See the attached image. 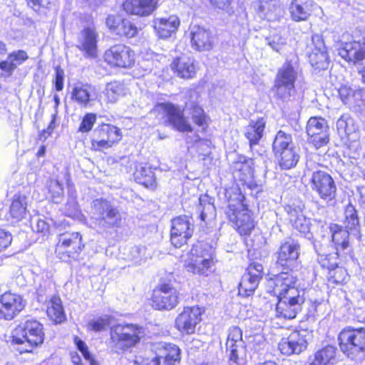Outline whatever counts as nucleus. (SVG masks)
I'll return each mask as SVG.
<instances>
[{"label": "nucleus", "mask_w": 365, "mask_h": 365, "mask_svg": "<svg viewBox=\"0 0 365 365\" xmlns=\"http://www.w3.org/2000/svg\"><path fill=\"white\" fill-rule=\"evenodd\" d=\"M74 342L78 349L81 352L85 359L89 362L91 365H99L98 362L93 359L90 352L88 350V347L84 341L76 336L74 338Z\"/></svg>", "instance_id": "nucleus-51"}, {"label": "nucleus", "mask_w": 365, "mask_h": 365, "mask_svg": "<svg viewBox=\"0 0 365 365\" xmlns=\"http://www.w3.org/2000/svg\"><path fill=\"white\" fill-rule=\"evenodd\" d=\"M144 336L143 327L133 324H118L110 329L113 346L124 351L135 346Z\"/></svg>", "instance_id": "nucleus-6"}, {"label": "nucleus", "mask_w": 365, "mask_h": 365, "mask_svg": "<svg viewBox=\"0 0 365 365\" xmlns=\"http://www.w3.org/2000/svg\"><path fill=\"white\" fill-rule=\"evenodd\" d=\"M105 61L111 66L128 68L135 64L134 51L125 44H115L104 53Z\"/></svg>", "instance_id": "nucleus-11"}, {"label": "nucleus", "mask_w": 365, "mask_h": 365, "mask_svg": "<svg viewBox=\"0 0 365 365\" xmlns=\"http://www.w3.org/2000/svg\"><path fill=\"white\" fill-rule=\"evenodd\" d=\"M266 120L264 118H258L256 120H252L247 128L246 138L250 142L251 151L255 155V147L258 145L263 136Z\"/></svg>", "instance_id": "nucleus-30"}, {"label": "nucleus", "mask_w": 365, "mask_h": 365, "mask_svg": "<svg viewBox=\"0 0 365 365\" xmlns=\"http://www.w3.org/2000/svg\"><path fill=\"white\" fill-rule=\"evenodd\" d=\"M307 133L308 143L312 144L317 150L319 145V118L317 116H312L307 125Z\"/></svg>", "instance_id": "nucleus-43"}, {"label": "nucleus", "mask_w": 365, "mask_h": 365, "mask_svg": "<svg viewBox=\"0 0 365 365\" xmlns=\"http://www.w3.org/2000/svg\"><path fill=\"white\" fill-rule=\"evenodd\" d=\"M9 56L14 63L16 68L22 64L25 61H26L29 58L26 52L23 50L14 51L10 53Z\"/></svg>", "instance_id": "nucleus-53"}, {"label": "nucleus", "mask_w": 365, "mask_h": 365, "mask_svg": "<svg viewBox=\"0 0 365 365\" xmlns=\"http://www.w3.org/2000/svg\"><path fill=\"white\" fill-rule=\"evenodd\" d=\"M275 156L279 160L280 167L285 170L294 167L299 160V155L294 148L280 152Z\"/></svg>", "instance_id": "nucleus-41"}, {"label": "nucleus", "mask_w": 365, "mask_h": 365, "mask_svg": "<svg viewBox=\"0 0 365 365\" xmlns=\"http://www.w3.org/2000/svg\"><path fill=\"white\" fill-rule=\"evenodd\" d=\"M110 324V317L103 316L96 319L91 320L88 324V329L94 331L104 330Z\"/></svg>", "instance_id": "nucleus-50"}, {"label": "nucleus", "mask_w": 365, "mask_h": 365, "mask_svg": "<svg viewBox=\"0 0 365 365\" xmlns=\"http://www.w3.org/2000/svg\"><path fill=\"white\" fill-rule=\"evenodd\" d=\"M123 85L118 81L108 83L104 91L108 101L112 103L117 101L118 97L123 94Z\"/></svg>", "instance_id": "nucleus-45"}, {"label": "nucleus", "mask_w": 365, "mask_h": 365, "mask_svg": "<svg viewBox=\"0 0 365 365\" xmlns=\"http://www.w3.org/2000/svg\"><path fill=\"white\" fill-rule=\"evenodd\" d=\"M158 114H180L182 112L181 107L170 102L158 103L152 110Z\"/></svg>", "instance_id": "nucleus-46"}, {"label": "nucleus", "mask_w": 365, "mask_h": 365, "mask_svg": "<svg viewBox=\"0 0 365 365\" xmlns=\"http://www.w3.org/2000/svg\"><path fill=\"white\" fill-rule=\"evenodd\" d=\"M135 181L146 187L154 186L155 178L152 169L146 165H140L134 173Z\"/></svg>", "instance_id": "nucleus-39"}, {"label": "nucleus", "mask_w": 365, "mask_h": 365, "mask_svg": "<svg viewBox=\"0 0 365 365\" xmlns=\"http://www.w3.org/2000/svg\"><path fill=\"white\" fill-rule=\"evenodd\" d=\"M55 117L56 115H52L49 122V125H48L46 129H43L38 135V140L44 142L52 133L53 131L56 123H55Z\"/></svg>", "instance_id": "nucleus-57"}, {"label": "nucleus", "mask_w": 365, "mask_h": 365, "mask_svg": "<svg viewBox=\"0 0 365 365\" xmlns=\"http://www.w3.org/2000/svg\"><path fill=\"white\" fill-rule=\"evenodd\" d=\"M201 314L202 310L198 307H184L175 319V327L183 334H192L202 319Z\"/></svg>", "instance_id": "nucleus-18"}, {"label": "nucleus", "mask_w": 365, "mask_h": 365, "mask_svg": "<svg viewBox=\"0 0 365 365\" xmlns=\"http://www.w3.org/2000/svg\"><path fill=\"white\" fill-rule=\"evenodd\" d=\"M27 197L25 195H14L9 209V216L20 221L26 215Z\"/></svg>", "instance_id": "nucleus-36"}, {"label": "nucleus", "mask_w": 365, "mask_h": 365, "mask_svg": "<svg viewBox=\"0 0 365 365\" xmlns=\"http://www.w3.org/2000/svg\"><path fill=\"white\" fill-rule=\"evenodd\" d=\"M213 250L207 244L199 243L192 247L186 267L193 274L207 276L214 266Z\"/></svg>", "instance_id": "nucleus-7"}, {"label": "nucleus", "mask_w": 365, "mask_h": 365, "mask_svg": "<svg viewBox=\"0 0 365 365\" xmlns=\"http://www.w3.org/2000/svg\"><path fill=\"white\" fill-rule=\"evenodd\" d=\"M225 346L230 365L245 364L247 349L240 328L232 327L229 329Z\"/></svg>", "instance_id": "nucleus-9"}, {"label": "nucleus", "mask_w": 365, "mask_h": 365, "mask_svg": "<svg viewBox=\"0 0 365 365\" xmlns=\"http://www.w3.org/2000/svg\"><path fill=\"white\" fill-rule=\"evenodd\" d=\"M339 54L348 62L360 63L365 59V41L343 43L339 48Z\"/></svg>", "instance_id": "nucleus-24"}, {"label": "nucleus", "mask_w": 365, "mask_h": 365, "mask_svg": "<svg viewBox=\"0 0 365 365\" xmlns=\"http://www.w3.org/2000/svg\"><path fill=\"white\" fill-rule=\"evenodd\" d=\"M98 37V34L93 26L85 28L78 37V49L83 51L87 57H96Z\"/></svg>", "instance_id": "nucleus-23"}, {"label": "nucleus", "mask_w": 365, "mask_h": 365, "mask_svg": "<svg viewBox=\"0 0 365 365\" xmlns=\"http://www.w3.org/2000/svg\"><path fill=\"white\" fill-rule=\"evenodd\" d=\"M83 247L81 235L79 232H66L58 235L56 252L60 253L66 250L68 254L76 253L81 251Z\"/></svg>", "instance_id": "nucleus-25"}, {"label": "nucleus", "mask_w": 365, "mask_h": 365, "mask_svg": "<svg viewBox=\"0 0 365 365\" xmlns=\"http://www.w3.org/2000/svg\"><path fill=\"white\" fill-rule=\"evenodd\" d=\"M48 191L50 197L53 202L59 203L61 202L63 197V188L62 184L56 180H51L48 184Z\"/></svg>", "instance_id": "nucleus-48"}, {"label": "nucleus", "mask_w": 365, "mask_h": 365, "mask_svg": "<svg viewBox=\"0 0 365 365\" xmlns=\"http://www.w3.org/2000/svg\"><path fill=\"white\" fill-rule=\"evenodd\" d=\"M43 325L37 320L29 319L16 330L13 341L21 346L20 352H31L43 342Z\"/></svg>", "instance_id": "nucleus-4"}, {"label": "nucleus", "mask_w": 365, "mask_h": 365, "mask_svg": "<svg viewBox=\"0 0 365 365\" xmlns=\"http://www.w3.org/2000/svg\"><path fill=\"white\" fill-rule=\"evenodd\" d=\"M63 71L60 67H56L54 83L56 90L58 91H62L63 88Z\"/></svg>", "instance_id": "nucleus-58"}, {"label": "nucleus", "mask_w": 365, "mask_h": 365, "mask_svg": "<svg viewBox=\"0 0 365 365\" xmlns=\"http://www.w3.org/2000/svg\"><path fill=\"white\" fill-rule=\"evenodd\" d=\"M297 72L290 61H286L277 71L273 90L277 96L286 99L291 96L294 88Z\"/></svg>", "instance_id": "nucleus-10"}, {"label": "nucleus", "mask_w": 365, "mask_h": 365, "mask_svg": "<svg viewBox=\"0 0 365 365\" xmlns=\"http://www.w3.org/2000/svg\"><path fill=\"white\" fill-rule=\"evenodd\" d=\"M133 365H163V364L156 355V356L153 359L138 358L134 361Z\"/></svg>", "instance_id": "nucleus-61"}, {"label": "nucleus", "mask_w": 365, "mask_h": 365, "mask_svg": "<svg viewBox=\"0 0 365 365\" xmlns=\"http://www.w3.org/2000/svg\"><path fill=\"white\" fill-rule=\"evenodd\" d=\"M262 148L256 150L257 156L250 158L242 155L238 156L237 160L232 165L234 175L245 182L253 178L255 167L265 162L266 156H264Z\"/></svg>", "instance_id": "nucleus-13"}, {"label": "nucleus", "mask_w": 365, "mask_h": 365, "mask_svg": "<svg viewBox=\"0 0 365 365\" xmlns=\"http://www.w3.org/2000/svg\"><path fill=\"white\" fill-rule=\"evenodd\" d=\"M294 148L292 135L284 131L279 130L275 135L272 143V149L274 155L284 150Z\"/></svg>", "instance_id": "nucleus-40"}, {"label": "nucleus", "mask_w": 365, "mask_h": 365, "mask_svg": "<svg viewBox=\"0 0 365 365\" xmlns=\"http://www.w3.org/2000/svg\"><path fill=\"white\" fill-rule=\"evenodd\" d=\"M115 29V34L127 38L134 37L138 34L137 26L128 19H122Z\"/></svg>", "instance_id": "nucleus-44"}, {"label": "nucleus", "mask_w": 365, "mask_h": 365, "mask_svg": "<svg viewBox=\"0 0 365 365\" xmlns=\"http://www.w3.org/2000/svg\"><path fill=\"white\" fill-rule=\"evenodd\" d=\"M158 2V0H126L123 9L128 14L146 16L156 9Z\"/></svg>", "instance_id": "nucleus-27"}, {"label": "nucleus", "mask_w": 365, "mask_h": 365, "mask_svg": "<svg viewBox=\"0 0 365 365\" xmlns=\"http://www.w3.org/2000/svg\"><path fill=\"white\" fill-rule=\"evenodd\" d=\"M262 276V265L257 262L251 263L239 284V294L245 297L251 296L258 287Z\"/></svg>", "instance_id": "nucleus-17"}, {"label": "nucleus", "mask_w": 365, "mask_h": 365, "mask_svg": "<svg viewBox=\"0 0 365 365\" xmlns=\"http://www.w3.org/2000/svg\"><path fill=\"white\" fill-rule=\"evenodd\" d=\"M194 232V224L192 218L187 216H180L172 221L170 242L175 247H181L187 243Z\"/></svg>", "instance_id": "nucleus-12"}, {"label": "nucleus", "mask_w": 365, "mask_h": 365, "mask_svg": "<svg viewBox=\"0 0 365 365\" xmlns=\"http://www.w3.org/2000/svg\"><path fill=\"white\" fill-rule=\"evenodd\" d=\"M156 350V355L163 365H174L180 359V350L175 344L160 342L157 344Z\"/></svg>", "instance_id": "nucleus-29"}, {"label": "nucleus", "mask_w": 365, "mask_h": 365, "mask_svg": "<svg viewBox=\"0 0 365 365\" xmlns=\"http://www.w3.org/2000/svg\"><path fill=\"white\" fill-rule=\"evenodd\" d=\"M228 207L226 215L230 221L235 225L240 235H249L255 227L249 210L242 204L245 197L238 187H232L226 190Z\"/></svg>", "instance_id": "nucleus-2"}, {"label": "nucleus", "mask_w": 365, "mask_h": 365, "mask_svg": "<svg viewBox=\"0 0 365 365\" xmlns=\"http://www.w3.org/2000/svg\"><path fill=\"white\" fill-rule=\"evenodd\" d=\"M21 296L5 292L0 297V319L11 320L24 308Z\"/></svg>", "instance_id": "nucleus-19"}, {"label": "nucleus", "mask_w": 365, "mask_h": 365, "mask_svg": "<svg viewBox=\"0 0 365 365\" xmlns=\"http://www.w3.org/2000/svg\"><path fill=\"white\" fill-rule=\"evenodd\" d=\"M0 68L1 71L7 73L9 76H11L13 71L16 68L13 61L8 56L6 60L3 61L0 63Z\"/></svg>", "instance_id": "nucleus-62"}, {"label": "nucleus", "mask_w": 365, "mask_h": 365, "mask_svg": "<svg viewBox=\"0 0 365 365\" xmlns=\"http://www.w3.org/2000/svg\"><path fill=\"white\" fill-rule=\"evenodd\" d=\"M336 128L340 135L349 137L358 130L359 127L351 115H341L336 122Z\"/></svg>", "instance_id": "nucleus-42"}, {"label": "nucleus", "mask_w": 365, "mask_h": 365, "mask_svg": "<svg viewBox=\"0 0 365 365\" xmlns=\"http://www.w3.org/2000/svg\"><path fill=\"white\" fill-rule=\"evenodd\" d=\"M11 234L5 230L0 229V252L6 249L11 243Z\"/></svg>", "instance_id": "nucleus-56"}, {"label": "nucleus", "mask_w": 365, "mask_h": 365, "mask_svg": "<svg viewBox=\"0 0 365 365\" xmlns=\"http://www.w3.org/2000/svg\"><path fill=\"white\" fill-rule=\"evenodd\" d=\"M47 314L55 323H61L66 319V315L59 297L51 298L47 306Z\"/></svg>", "instance_id": "nucleus-38"}, {"label": "nucleus", "mask_w": 365, "mask_h": 365, "mask_svg": "<svg viewBox=\"0 0 365 365\" xmlns=\"http://www.w3.org/2000/svg\"><path fill=\"white\" fill-rule=\"evenodd\" d=\"M319 49L317 47H315L314 50L312 52H309L307 54L309 61L312 67L316 68H318V64L319 61Z\"/></svg>", "instance_id": "nucleus-63"}, {"label": "nucleus", "mask_w": 365, "mask_h": 365, "mask_svg": "<svg viewBox=\"0 0 365 365\" xmlns=\"http://www.w3.org/2000/svg\"><path fill=\"white\" fill-rule=\"evenodd\" d=\"M121 20L122 19L118 16L109 15L106 18V24L112 32L115 34V29L118 27V24L120 23Z\"/></svg>", "instance_id": "nucleus-60"}, {"label": "nucleus", "mask_w": 365, "mask_h": 365, "mask_svg": "<svg viewBox=\"0 0 365 365\" xmlns=\"http://www.w3.org/2000/svg\"><path fill=\"white\" fill-rule=\"evenodd\" d=\"M290 222L296 230L302 233L309 232V222L302 214V208L299 207L297 209L289 207L288 210Z\"/></svg>", "instance_id": "nucleus-37"}, {"label": "nucleus", "mask_w": 365, "mask_h": 365, "mask_svg": "<svg viewBox=\"0 0 365 365\" xmlns=\"http://www.w3.org/2000/svg\"><path fill=\"white\" fill-rule=\"evenodd\" d=\"M302 304L291 301L278 299L276 305V316L278 318L292 319L301 310Z\"/></svg>", "instance_id": "nucleus-33"}, {"label": "nucleus", "mask_w": 365, "mask_h": 365, "mask_svg": "<svg viewBox=\"0 0 365 365\" xmlns=\"http://www.w3.org/2000/svg\"><path fill=\"white\" fill-rule=\"evenodd\" d=\"M267 44L275 51L279 52L285 43L284 39L277 35L267 38Z\"/></svg>", "instance_id": "nucleus-55"}, {"label": "nucleus", "mask_w": 365, "mask_h": 365, "mask_svg": "<svg viewBox=\"0 0 365 365\" xmlns=\"http://www.w3.org/2000/svg\"><path fill=\"white\" fill-rule=\"evenodd\" d=\"M191 46L198 51H210L213 47V38L211 32L205 27L197 25L190 28Z\"/></svg>", "instance_id": "nucleus-22"}, {"label": "nucleus", "mask_w": 365, "mask_h": 365, "mask_svg": "<svg viewBox=\"0 0 365 365\" xmlns=\"http://www.w3.org/2000/svg\"><path fill=\"white\" fill-rule=\"evenodd\" d=\"M333 87V84H326L324 90V94L327 98L329 96H334L337 94L344 104L352 106L358 104L363 101L364 92L362 89L353 90L350 86L344 85L337 88L336 86Z\"/></svg>", "instance_id": "nucleus-21"}, {"label": "nucleus", "mask_w": 365, "mask_h": 365, "mask_svg": "<svg viewBox=\"0 0 365 365\" xmlns=\"http://www.w3.org/2000/svg\"><path fill=\"white\" fill-rule=\"evenodd\" d=\"M171 68L182 78H192L196 73L194 60L185 56L175 58Z\"/></svg>", "instance_id": "nucleus-31"}, {"label": "nucleus", "mask_w": 365, "mask_h": 365, "mask_svg": "<svg viewBox=\"0 0 365 365\" xmlns=\"http://www.w3.org/2000/svg\"><path fill=\"white\" fill-rule=\"evenodd\" d=\"M168 120L174 128L180 132H190L192 130L185 115H168Z\"/></svg>", "instance_id": "nucleus-47"}, {"label": "nucleus", "mask_w": 365, "mask_h": 365, "mask_svg": "<svg viewBox=\"0 0 365 365\" xmlns=\"http://www.w3.org/2000/svg\"><path fill=\"white\" fill-rule=\"evenodd\" d=\"M310 186L312 190H316L319 193V172L316 171L312 174V178L310 182Z\"/></svg>", "instance_id": "nucleus-64"}, {"label": "nucleus", "mask_w": 365, "mask_h": 365, "mask_svg": "<svg viewBox=\"0 0 365 365\" xmlns=\"http://www.w3.org/2000/svg\"><path fill=\"white\" fill-rule=\"evenodd\" d=\"M96 115H84L78 130L82 133L90 131L96 120Z\"/></svg>", "instance_id": "nucleus-54"}, {"label": "nucleus", "mask_w": 365, "mask_h": 365, "mask_svg": "<svg viewBox=\"0 0 365 365\" xmlns=\"http://www.w3.org/2000/svg\"><path fill=\"white\" fill-rule=\"evenodd\" d=\"M297 279L289 272H282L269 281V286L278 299L303 304L304 297L295 287Z\"/></svg>", "instance_id": "nucleus-5"}, {"label": "nucleus", "mask_w": 365, "mask_h": 365, "mask_svg": "<svg viewBox=\"0 0 365 365\" xmlns=\"http://www.w3.org/2000/svg\"><path fill=\"white\" fill-rule=\"evenodd\" d=\"M152 301L156 309L171 310L179 303V293L175 287L164 284L154 289Z\"/></svg>", "instance_id": "nucleus-15"}, {"label": "nucleus", "mask_w": 365, "mask_h": 365, "mask_svg": "<svg viewBox=\"0 0 365 365\" xmlns=\"http://www.w3.org/2000/svg\"><path fill=\"white\" fill-rule=\"evenodd\" d=\"M339 347L347 356L354 359L365 351V328H344L339 334Z\"/></svg>", "instance_id": "nucleus-8"}, {"label": "nucleus", "mask_w": 365, "mask_h": 365, "mask_svg": "<svg viewBox=\"0 0 365 365\" xmlns=\"http://www.w3.org/2000/svg\"><path fill=\"white\" fill-rule=\"evenodd\" d=\"M336 186L333 179L327 173L321 174V198L327 200L330 205L336 202Z\"/></svg>", "instance_id": "nucleus-35"}, {"label": "nucleus", "mask_w": 365, "mask_h": 365, "mask_svg": "<svg viewBox=\"0 0 365 365\" xmlns=\"http://www.w3.org/2000/svg\"><path fill=\"white\" fill-rule=\"evenodd\" d=\"M331 235L332 242L335 244L336 252L333 255H329L321 260V266L327 268L329 272V277L333 279V282L340 283L344 280V277H337V274H344L342 268L338 267L336 262L338 251L346 250L349 247V237L351 234L350 230H344L336 224H332L329 227Z\"/></svg>", "instance_id": "nucleus-3"}, {"label": "nucleus", "mask_w": 365, "mask_h": 365, "mask_svg": "<svg viewBox=\"0 0 365 365\" xmlns=\"http://www.w3.org/2000/svg\"><path fill=\"white\" fill-rule=\"evenodd\" d=\"M180 19L177 16H170L168 18H156L153 25L157 35L160 38H168L175 33L180 26Z\"/></svg>", "instance_id": "nucleus-28"}, {"label": "nucleus", "mask_w": 365, "mask_h": 365, "mask_svg": "<svg viewBox=\"0 0 365 365\" xmlns=\"http://www.w3.org/2000/svg\"><path fill=\"white\" fill-rule=\"evenodd\" d=\"M336 349L333 346H327L321 349V365H329L334 359Z\"/></svg>", "instance_id": "nucleus-52"}, {"label": "nucleus", "mask_w": 365, "mask_h": 365, "mask_svg": "<svg viewBox=\"0 0 365 365\" xmlns=\"http://www.w3.org/2000/svg\"><path fill=\"white\" fill-rule=\"evenodd\" d=\"M312 7V0H292L289 7L292 18L297 21L307 19Z\"/></svg>", "instance_id": "nucleus-32"}, {"label": "nucleus", "mask_w": 365, "mask_h": 365, "mask_svg": "<svg viewBox=\"0 0 365 365\" xmlns=\"http://www.w3.org/2000/svg\"><path fill=\"white\" fill-rule=\"evenodd\" d=\"M310 339L311 334L307 330L295 331L281 340L278 349L284 355L299 354L307 349Z\"/></svg>", "instance_id": "nucleus-14"}, {"label": "nucleus", "mask_w": 365, "mask_h": 365, "mask_svg": "<svg viewBox=\"0 0 365 365\" xmlns=\"http://www.w3.org/2000/svg\"><path fill=\"white\" fill-rule=\"evenodd\" d=\"M95 86L91 84L77 83L72 91V99L81 107L92 108L101 105Z\"/></svg>", "instance_id": "nucleus-20"}, {"label": "nucleus", "mask_w": 365, "mask_h": 365, "mask_svg": "<svg viewBox=\"0 0 365 365\" xmlns=\"http://www.w3.org/2000/svg\"><path fill=\"white\" fill-rule=\"evenodd\" d=\"M198 210L200 212V219L205 221L209 215H212L215 212V207L208 200L207 196L199 197Z\"/></svg>", "instance_id": "nucleus-49"}, {"label": "nucleus", "mask_w": 365, "mask_h": 365, "mask_svg": "<svg viewBox=\"0 0 365 365\" xmlns=\"http://www.w3.org/2000/svg\"><path fill=\"white\" fill-rule=\"evenodd\" d=\"M90 220L95 229L106 233L120 227L123 223V217L118 208L103 198L96 199L92 202Z\"/></svg>", "instance_id": "nucleus-1"}, {"label": "nucleus", "mask_w": 365, "mask_h": 365, "mask_svg": "<svg viewBox=\"0 0 365 365\" xmlns=\"http://www.w3.org/2000/svg\"><path fill=\"white\" fill-rule=\"evenodd\" d=\"M299 247L294 240L282 243L277 252V263L284 267H290L299 257Z\"/></svg>", "instance_id": "nucleus-26"}, {"label": "nucleus", "mask_w": 365, "mask_h": 365, "mask_svg": "<svg viewBox=\"0 0 365 365\" xmlns=\"http://www.w3.org/2000/svg\"><path fill=\"white\" fill-rule=\"evenodd\" d=\"M344 216L345 228L350 230L351 235L360 240L361 235L359 229V220L357 215V212L351 204L349 203L346 205L344 210Z\"/></svg>", "instance_id": "nucleus-34"}, {"label": "nucleus", "mask_w": 365, "mask_h": 365, "mask_svg": "<svg viewBox=\"0 0 365 365\" xmlns=\"http://www.w3.org/2000/svg\"><path fill=\"white\" fill-rule=\"evenodd\" d=\"M33 229L36 232L42 233L45 235L48 232L49 225L44 220L38 218L35 221V225L33 226Z\"/></svg>", "instance_id": "nucleus-59"}, {"label": "nucleus", "mask_w": 365, "mask_h": 365, "mask_svg": "<svg viewBox=\"0 0 365 365\" xmlns=\"http://www.w3.org/2000/svg\"><path fill=\"white\" fill-rule=\"evenodd\" d=\"M96 139L91 141L92 148L96 150H102L111 148L121 139V133L119 128L109 125L103 124L94 130Z\"/></svg>", "instance_id": "nucleus-16"}]
</instances>
